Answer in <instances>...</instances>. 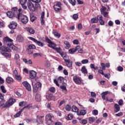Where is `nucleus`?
<instances>
[{
    "label": "nucleus",
    "instance_id": "8",
    "mask_svg": "<svg viewBox=\"0 0 125 125\" xmlns=\"http://www.w3.org/2000/svg\"><path fill=\"white\" fill-rule=\"evenodd\" d=\"M73 80L75 83H76V84H82V82H83V81L82 80V78L80 77L75 75L73 77Z\"/></svg>",
    "mask_w": 125,
    "mask_h": 125
},
{
    "label": "nucleus",
    "instance_id": "38",
    "mask_svg": "<svg viewBox=\"0 0 125 125\" xmlns=\"http://www.w3.org/2000/svg\"><path fill=\"white\" fill-rule=\"evenodd\" d=\"M17 40H18V42H22L24 41V38H23V37H22V36L20 35L17 36Z\"/></svg>",
    "mask_w": 125,
    "mask_h": 125
},
{
    "label": "nucleus",
    "instance_id": "19",
    "mask_svg": "<svg viewBox=\"0 0 125 125\" xmlns=\"http://www.w3.org/2000/svg\"><path fill=\"white\" fill-rule=\"evenodd\" d=\"M0 50L1 51H6V52H11V49L9 47L4 46H2L0 47Z\"/></svg>",
    "mask_w": 125,
    "mask_h": 125
},
{
    "label": "nucleus",
    "instance_id": "7",
    "mask_svg": "<svg viewBox=\"0 0 125 125\" xmlns=\"http://www.w3.org/2000/svg\"><path fill=\"white\" fill-rule=\"evenodd\" d=\"M42 89V83L38 82L33 87V93H36L38 91Z\"/></svg>",
    "mask_w": 125,
    "mask_h": 125
},
{
    "label": "nucleus",
    "instance_id": "10",
    "mask_svg": "<svg viewBox=\"0 0 125 125\" xmlns=\"http://www.w3.org/2000/svg\"><path fill=\"white\" fill-rule=\"evenodd\" d=\"M27 6L30 11H32L33 12L35 11V6H34V4L30 0L27 2Z\"/></svg>",
    "mask_w": 125,
    "mask_h": 125
},
{
    "label": "nucleus",
    "instance_id": "50",
    "mask_svg": "<svg viewBox=\"0 0 125 125\" xmlns=\"http://www.w3.org/2000/svg\"><path fill=\"white\" fill-rule=\"evenodd\" d=\"M28 48H29V49H36V46L34 44H30L28 46Z\"/></svg>",
    "mask_w": 125,
    "mask_h": 125
},
{
    "label": "nucleus",
    "instance_id": "22",
    "mask_svg": "<svg viewBox=\"0 0 125 125\" xmlns=\"http://www.w3.org/2000/svg\"><path fill=\"white\" fill-rule=\"evenodd\" d=\"M46 98L48 100H54V97L51 93H48L46 95Z\"/></svg>",
    "mask_w": 125,
    "mask_h": 125
},
{
    "label": "nucleus",
    "instance_id": "29",
    "mask_svg": "<svg viewBox=\"0 0 125 125\" xmlns=\"http://www.w3.org/2000/svg\"><path fill=\"white\" fill-rule=\"evenodd\" d=\"M57 45L56 44H55V43H54L52 42H51V43H50V44H49L48 45L49 47H50L51 48H53V49H55Z\"/></svg>",
    "mask_w": 125,
    "mask_h": 125
},
{
    "label": "nucleus",
    "instance_id": "37",
    "mask_svg": "<svg viewBox=\"0 0 125 125\" xmlns=\"http://www.w3.org/2000/svg\"><path fill=\"white\" fill-rule=\"evenodd\" d=\"M1 54H2V55L4 56L5 57H8V58H10L11 57V54H8L7 53L1 52Z\"/></svg>",
    "mask_w": 125,
    "mask_h": 125
},
{
    "label": "nucleus",
    "instance_id": "5",
    "mask_svg": "<svg viewBox=\"0 0 125 125\" xmlns=\"http://www.w3.org/2000/svg\"><path fill=\"white\" fill-rule=\"evenodd\" d=\"M107 8L103 5L102 6V7L100 9V11L101 14L105 17V18H109L110 16H109V12H106Z\"/></svg>",
    "mask_w": 125,
    "mask_h": 125
},
{
    "label": "nucleus",
    "instance_id": "59",
    "mask_svg": "<svg viewBox=\"0 0 125 125\" xmlns=\"http://www.w3.org/2000/svg\"><path fill=\"white\" fill-rule=\"evenodd\" d=\"M26 51L29 54H32V53H33V50H32L31 49H29V48L26 49Z\"/></svg>",
    "mask_w": 125,
    "mask_h": 125
},
{
    "label": "nucleus",
    "instance_id": "18",
    "mask_svg": "<svg viewBox=\"0 0 125 125\" xmlns=\"http://www.w3.org/2000/svg\"><path fill=\"white\" fill-rule=\"evenodd\" d=\"M98 18H99L98 21H99L100 25L102 26H104V25H105V21L103 20V16L101 15H98Z\"/></svg>",
    "mask_w": 125,
    "mask_h": 125
},
{
    "label": "nucleus",
    "instance_id": "58",
    "mask_svg": "<svg viewBox=\"0 0 125 125\" xmlns=\"http://www.w3.org/2000/svg\"><path fill=\"white\" fill-rule=\"evenodd\" d=\"M65 110L66 111H70L71 110V106H70L68 104L66 105V106L65 107Z\"/></svg>",
    "mask_w": 125,
    "mask_h": 125
},
{
    "label": "nucleus",
    "instance_id": "28",
    "mask_svg": "<svg viewBox=\"0 0 125 125\" xmlns=\"http://www.w3.org/2000/svg\"><path fill=\"white\" fill-rule=\"evenodd\" d=\"M53 34L55 37H56V38H58V39L61 37V34L56 31V30H53Z\"/></svg>",
    "mask_w": 125,
    "mask_h": 125
},
{
    "label": "nucleus",
    "instance_id": "62",
    "mask_svg": "<svg viewBox=\"0 0 125 125\" xmlns=\"http://www.w3.org/2000/svg\"><path fill=\"white\" fill-rule=\"evenodd\" d=\"M93 114L97 116L98 115V110L95 109L93 111Z\"/></svg>",
    "mask_w": 125,
    "mask_h": 125
},
{
    "label": "nucleus",
    "instance_id": "61",
    "mask_svg": "<svg viewBox=\"0 0 125 125\" xmlns=\"http://www.w3.org/2000/svg\"><path fill=\"white\" fill-rule=\"evenodd\" d=\"M123 115H124V113H123L122 112H120L115 114V115L117 117H122V116H123Z\"/></svg>",
    "mask_w": 125,
    "mask_h": 125
},
{
    "label": "nucleus",
    "instance_id": "23",
    "mask_svg": "<svg viewBox=\"0 0 125 125\" xmlns=\"http://www.w3.org/2000/svg\"><path fill=\"white\" fill-rule=\"evenodd\" d=\"M85 114H86V110L84 109L78 110L77 112L78 116H84Z\"/></svg>",
    "mask_w": 125,
    "mask_h": 125
},
{
    "label": "nucleus",
    "instance_id": "39",
    "mask_svg": "<svg viewBox=\"0 0 125 125\" xmlns=\"http://www.w3.org/2000/svg\"><path fill=\"white\" fill-rule=\"evenodd\" d=\"M72 110L73 112H75L78 114V112H79V108L76 106V105H73L72 107Z\"/></svg>",
    "mask_w": 125,
    "mask_h": 125
},
{
    "label": "nucleus",
    "instance_id": "32",
    "mask_svg": "<svg viewBox=\"0 0 125 125\" xmlns=\"http://www.w3.org/2000/svg\"><path fill=\"white\" fill-rule=\"evenodd\" d=\"M81 71L82 72L83 74H85L86 75H87V69H86L85 66H83L82 67Z\"/></svg>",
    "mask_w": 125,
    "mask_h": 125
},
{
    "label": "nucleus",
    "instance_id": "57",
    "mask_svg": "<svg viewBox=\"0 0 125 125\" xmlns=\"http://www.w3.org/2000/svg\"><path fill=\"white\" fill-rule=\"evenodd\" d=\"M75 64L78 67H81V66H82V63L80 62H75Z\"/></svg>",
    "mask_w": 125,
    "mask_h": 125
},
{
    "label": "nucleus",
    "instance_id": "31",
    "mask_svg": "<svg viewBox=\"0 0 125 125\" xmlns=\"http://www.w3.org/2000/svg\"><path fill=\"white\" fill-rule=\"evenodd\" d=\"M114 108L116 109V110H114L115 113H117V112H119L120 110V105L118 104H115L114 105Z\"/></svg>",
    "mask_w": 125,
    "mask_h": 125
},
{
    "label": "nucleus",
    "instance_id": "26",
    "mask_svg": "<svg viewBox=\"0 0 125 125\" xmlns=\"http://www.w3.org/2000/svg\"><path fill=\"white\" fill-rule=\"evenodd\" d=\"M7 16L9 17V18H13L14 17V14L11 11H9L6 13Z\"/></svg>",
    "mask_w": 125,
    "mask_h": 125
},
{
    "label": "nucleus",
    "instance_id": "16",
    "mask_svg": "<svg viewBox=\"0 0 125 125\" xmlns=\"http://www.w3.org/2000/svg\"><path fill=\"white\" fill-rule=\"evenodd\" d=\"M22 84L25 87L26 89L28 90V91H31L32 90V88L31 87V85L27 82V81H24L22 82Z\"/></svg>",
    "mask_w": 125,
    "mask_h": 125
},
{
    "label": "nucleus",
    "instance_id": "36",
    "mask_svg": "<svg viewBox=\"0 0 125 125\" xmlns=\"http://www.w3.org/2000/svg\"><path fill=\"white\" fill-rule=\"evenodd\" d=\"M74 118V115L72 113H69L67 117H65L66 120L70 121Z\"/></svg>",
    "mask_w": 125,
    "mask_h": 125
},
{
    "label": "nucleus",
    "instance_id": "63",
    "mask_svg": "<svg viewBox=\"0 0 125 125\" xmlns=\"http://www.w3.org/2000/svg\"><path fill=\"white\" fill-rule=\"evenodd\" d=\"M15 78L18 81H21V76L20 75H15Z\"/></svg>",
    "mask_w": 125,
    "mask_h": 125
},
{
    "label": "nucleus",
    "instance_id": "44",
    "mask_svg": "<svg viewBox=\"0 0 125 125\" xmlns=\"http://www.w3.org/2000/svg\"><path fill=\"white\" fill-rule=\"evenodd\" d=\"M36 19H37V17H35V16L33 15H30V21H31V22H34Z\"/></svg>",
    "mask_w": 125,
    "mask_h": 125
},
{
    "label": "nucleus",
    "instance_id": "48",
    "mask_svg": "<svg viewBox=\"0 0 125 125\" xmlns=\"http://www.w3.org/2000/svg\"><path fill=\"white\" fill-rule=\"evenodd\" d=\"M69 2L72 4L73 6H75V5L76 4V0H68Z\"/></svg>",
    "mask_w": 125,
    "mask_h": 125
},
{
    "label": "nucleus",
    "instance_id": "30",
    "mask_svg": "<svg viewBox=\"0 0 125 125\" xmlns=\"http://www.w3.org/2000/svg\"><path fill=\"white\" fill-rule=\"evenodd\" d=\"M41 94H37L35 96V99L37 102H41V100H42Z\"/></svg>",
    "mask_w": 125,
    "mask_h": 125
},
{
    "label": "nucleus",
    "instance_id": "2",
    "mask_svg": "<svg viewBox=\"0 0 125 125\" xmlns=\"http://www.w3.org/2000/svg\"><path fill=\"white\" fill-rule=\"evenodd\" d=\"M53 8L56 12H60L62 10V3L59 1H56Z\"/></svg>",
    "mask_w": 125,
    "mask_h": 125
},
{
    "label": "nucleus",
    "instance_id": "1",
    "mask_svg": "<svg viewBox=\"0 0 125 125\" xmlns=\"http://www.w3.org/2000/svg\"><path fill=\"white\" fill-rule=\"evenodd\" d=\"M12 42H13V40L8 37L3 38V43L5 46H7L8 47H13V43H12Z\"/></svg>",
    "mask_w": 125,
    "mask_h": 125
},
{
    "label": "nucleus",
    "instance_id": "35",
    "mask_svg": "<svg viewBox=\"0 0 125 125\" xmlns=\"http://www.w3.org/2000/svg\"><path fill=\"white\" fill-rule=\"evenodd\" d=\"M13 79L10 77H8L6 79V82L7 83H13Z\"/></svg>",
    "mask_w": 125,
    "mask_h": 125
},
{
    "label": "nucleus",
    "instance_id": "25",
    "mask_svg": "<svg viewBox=\"0 0 125 125\" xmlns=\"http://www.w3.org/2000/svg\"><path fill=\"white\" fill-rule=\"evenodd\" d=\"M98 16H97V18L94 17L91 19L90 22L92 24H94L95 23H98Z\"/></svg>",
    "mask_w": 125,
    "mask_h": 125
},
{
    "label": "nucleus",
    "instance_id": "14",
    "mask_svg": "<svg viewBox=\"0 0 125 125\" xmlns=\"http://www.w3.org/2000/svg\"><path fill=\"white\" fill-rule=\"evenodd\" d=\"M22 84L25 87L26 89L28 90V91H31L32 90V88L31 87V85L27 82V81H24L22 82Z\"/></svg>",
    "mask_w": 125,
    "mask_h": 125
},
{
    "label": "nucleus",
    "instance_id": "41",
    "mask_svg": "<svg viewBox=\"0 0 125 125\" xmlns=\"http://www.w3.org/2000/svg\"><path fill=\"white\" fill-rule=\"evenodd\" d=\"M63 42L64 44H65L66 48H69V47L71 46V44H70L69 42L67 41H64Z\"/></svg>",
    "mask_w": 125,
    "mask_h": 125
},
{
    "label": "nucleus",
    "instance_id": "51",
    "mask_svg": "<svg viewBox=\"0 0 125 125\" xmlns=\"http://www.w3.org/2000/svg\"><path fill=\"white\" fill-rule=\"evenodd\" d=\"M49 91L52 93H55V88L54 87H51L49 89Z\"/></svg>",
    "mask_w": 125,
    "mask_h": 125
},
{
    "label": "nucleus",
    "instance_id": "53",
    "mask_svg": "<svg viewBox=\"0 0 125 125\" xmlns=\"http://www.w3.org/2000/svg\"><path fill=\"white\" fill-rule=\"evenodd\" d=\"M81 63L82 64H87V63H88V60L84 59L81 61Z\"/></svg>",
    "mask_w": 125,
    "mask_h": 125
},
{
    "label": "nucleus",
    "instance_id": "20",
    "mask_svg": "<svg viewBox=\"0 0 125 125\" xmlns=\"http://www.w3.org/2000/svg\"><path fill=\"white\" fill-rule=\"evenodd\" d=\"M64 62L68 68H71L73 66V62L70 61V60L64 59Z\"/></svg>",
    "mask_w": 125,
    "mask_h": 125
},
{
    "label": "nucleus",
    "instance_id": "55",
    "mask_svg": "<svg viewBox=\"0 0 125 125\" xmlns=\"http://www.w3.org/2000/svg\"><path fill=\"white\" fill-rule=\"evenodd\" d=\"M79 18V16L77 14H75L73 15V19L74 20H77Z\"/></svg>",
    "mask_w": 125,
    "mask_h": 125
},
{
    "label": "nucleus",
    "instance_id": "12",
    "mask_svg": "<svg viewBox=\"0 0 125 125\" xmlns=\"http://www.w3.org/2000/svg\"><path fill=\"white\" fill-rule=\"evenodd\" d=\"M8 27L11 30H15L17 27V23L15 21H11L8 25Z\"/></svg>",
    "mask_w": 125,
    "mask_h": 125
},
{
    "label": "nucleus",
    "instance_id": "60",
    "mask_svg": "<svg viewBox=\"0 0 125 125\" xmlns=\"http://www.w3.org/2000/svg\"><path fill=\"white\" fill-rule=\"evenodd\" d=\"M108 25L110 27H112L114 25V22L112 21H109L108 22Z\"/></svg>",
    "mask_w": 125,
    "mask_h": 125
},
{
    "label": "nucleus",
    "instance_id": "27",
    "mask_svg": "<svg viewBox=\"0 0 125 125\" xmlns=\"http://www.w3.org/2000/svg\"><path fill=\"white\" fill-rule=\"evenodd\" d=\"M52 118H53V115H52L51 114L49 113L46 115V121H52Z\"/></svg>",
    "mask_w": 125,
    "mask_h": 125
},
{
    "label": "nucleus",
    "instance_id": "54",
    "mask_svg": "<svg viewBox=\"0 0 125 125\" xmlns=\"http://www.w3.org/2000/svg\"><path fill=\"white\" fill-rule=\"evenodd\" d=\"M15 59L16 60H20V56L18 54H16L15 55Z\"/></svg>",
    "mask_w": 125,
    "mask_h": 125
},
{
    "label": "nucleus",
    "instance_id": "21",
    "mask_svg": "<svg viewBox=\"0 0 125 125\" xmlns=\"http://www.w3.org/2000/svg\"><path fill=\"white\" fill-rule=\"evenodd\" d=\"M30 79H35L37 77V72L34 70H31L29 71Z\"/></svg>",
    "mask_w": 125,
    "mask_h": 125
},
{
    "label": "nucleus",
    "instance_id": "52",
    "mask_svg": "<svg viewBox=\"0 0 125 125\" xmlns=\"http://www.w3.org/2000/svg\"><path fill=\"white\" fill-rule=\"evenodd\" d=\"M20 2L21 5L26 4L27 3V0H20Z\"/></svg>",
    "mask_w": 125,
    "mask_h": 125
},
{
    "label": "nucleus",
    "instance_id": "45",
    "mask_svg": "<svg viewBox=\"0 0 125 125\" xmlns=\"http://www.w3.org/2000/svg\"><path fill=\"white\" fill-rule=\"evenodd\" d=\"M54 50H55V51H57L58 53L60 54L61 51H62V50H61V48L60 47H55Z\"/></svg>",
    "mask_w": 125,
    "mask_h": 125
},
{
    "label": "nucleus",
    "instance_id": "4",
    "mask_svg": "<svg viewBox=\"0 0 125 125\" xmlns=\"http://www.w3.org/2000/svg\"><path fill=\"white\" fill-rule=\"evenodd\" d=\"M11 10L14 15V17H16V18H18L19 15H21L22 13V9L20 8L18 10V8L16 7L12 8Z\"/></svg>",
    "mask_w": 125,
    "mask_h": 125
},
{
    "label": "nucleus",
    "instance_id": "11",
    "mask_svg": "<svg viewBox=\"0 0 125 125\" xmlns=\"http://www.w3.org/2000/svg\"><path fill=\"white\" fill-rule=\"evenodd\" d=\"M81 48L80 45H77L75 48H72L71 49H70L68 51L69 53L70 54H74L75 52H77L78 51V49H80Z\"/></svg>",
    "mask_w": 125,
    "mask_h": 125
},
{
    "label": "nucleus",
    "instance_id": "46",
    "mask_svg": "<svg viewBox=\"0 0 125 125\" xmlns=\"http://www.w3.org/2000/svg\"><path fill=\"white\" fill-rule=\"evenodd\" d=\"M58 82H59V83H62L63 82H64V77H59L58 78Z\"/></svg>",
    "mask_w": 125,
    "mask_h": 125
},
{
    "label": "nucleus",
    "instance_id": "33",
    "mask_svg": "<svg viewBox=\"0 0 125 125\" xmlns=\"http://www.w3.org/2000/svg\"><path fill=\"white\" fill-rule=\"evenodd\" d=\"M78 119L80 121L79 123L82 124V125H86L87 124V121L85 119H81L80 118H78Z\"/></svg>",
    "mask_w": 125,
    "mask_h": 125
},
{
    "label": "nucleus",
    "instance_id": "13",
    "mask_svg": "<svg viewBox=\"0 0 125 125\" xmlns=\"http://www.w3.org/2000/svg\"><path fill=\"white\" fill-rule=\"evenodd\" d=\"M26 108H28V109H30V105H27L25 106H24L23 108H22L21 110H20L18 113H17L15 115L14 117L15 118H18V117H20L21 115V113L23 112V110Z\"/></svg>",
    "mask_w": 125,
    "mask_h": 125
},
{
    "label": "nucleus",
    "instance_id": "40",
    "mask_svg": "<svg viewBox=\"0 0 125 125\" xmlns=\"http://www.w3.org/2000/svg\"><path fill=\"white\" fill-rule=\"evenodd\" d=\"M40 2H36L35 3V5L34 6V8H35V11H36V10H37V9H38V8H40V7H41V5L39 3Z\"/></svg>",
    "mask_w": 125,
    "mask_h": 125
},
{
    "label": "nucleus",
    "instance_id": "56",
    "mask_svg": "<svg viewBox=\"0 0 125 125\" xmlns=\"http://www.w3.org/2000/svg\"><path fill=\"white\" fill-rule=\"evenodd\" d=\"M103 76H104L106 79H110L111 75L110 74H104Z\"/></svg>",
    "mask_w": 125,
    "mask_h": 125
},
{
    "label": "nucleus",
    "instance_id": "24",
    "mask_svg": "<svg viewBox=\"0 0 125 125\" xmlns=\"http://www.w3.org/2000/svg\"><path fill=\"white\" fill-rule=\"evenodd\" d=\"M27 32H28L29 34H31V35H34V33H35V29L31 27H27L26 28Z\"/></svg>",
    "mask_w": 125,
    "mask_h": 125
},
{
    "label": "nucleus",
    "instance_id": "49",
    "mask_svg": "<svg viewBox=\"0 0 125 125\" xmlns=\"http://www.w3.org/2000/svg\"><path fill=\"white\" fill-rule=\"evenodd\" d=\"M95 117H90L88 118L89 122H91V123H93L95 122Z\"/></svg>",
    "mask_w": 125,
    "mask_h": 125
},
{
    "label": "nucleus",
    "instance_id": "64",
    "mask_svg": "<svg viewBox=\"0 0 125 125\" xmlns=\"http://www.w3.org/2000/svg\"><path fill=\"white\" fill-rule=\"evenodd\" d=\"M52 120H46V125H50L51 124H52Z\"/></svg>",
    "mask_w": 125,
    "mask_h": 125
},
{
    "label": "nucleus",
    "instance_id": "34",
    "mask_svg": "<svg viewBox=\"0 0 125 125\" xmlns=\"http://www.w3.org/2000/svg\"><path fill=\"white\" fill-rule=\"evenodd\" d=\"M109 94V91H106L105 92H103L102 94V97L104 100H105L106 99V97L105 96V95H107V94Z\"/></svg>",
    "mask_w": 125,
    "mask_h": 125
},
{
    "label": "nucleus",
    "instance_id": "43",
    "mask_svg": "<svg viewBox=\"0 0 125 125\" xmlns=\"http://www.w3.org/2000/svg\"><path fill=\"white\" fill-rule=\"evenodd\" d=\"M45 42H47V43H49V44L51 43L52 42V41H51V40H50V39H49V38H48L47 37L45 38Z\"/></svg>",
    "mask_w": 125,
    "mask_h": 125
},
{
    "label": "nucleus",
    "instance_id": "17",
    "mask_svg": "<svg viewBox=\"0 0 125 125\" xmlns=\"http://www.w3.org/2000/svg\"><path fill=\"white\" fill-rule=\"evenodd\" d=\"M22 84L25 87L26 89L28 90V91H31L32 90V88L31 87V85L27 82V81H24L22 82Z\"/></svg>",
    "mask_w": 125,
    "mask_h": 125
},
{
    "label": "nucleus",
    "instance_id": "15",
    "mask_svg": "<svg viewBox=\"0 0 125 125\" xmlns=\"http://www.w3.org/2000/svg\"><path fill=\"white\" fill-rule=\"evenodd\" d=\"M22 84L25 87L26 89L28 90V91H31L32 90V88L31 87V85L27 82V81H24L22 82Z\"/></svg>",
    "mask_w": 125,
    "mask_h": 125
},
{
    "label": "nucleus",
    "instance_id": "9",
    "mask_svg": "<svg viewBox=\"0 0 125 125\" xmlns=\"http://www.w3.org/2000/svg\"><path fill=\"white\" fill-rule=\"evenodd\" d=\"M60 87L63 93L66 94L68 92V90H67V83H62V85H61Z\"/></svg>",
    "mask_w": 125,
    "mask_h": 125
},
{
    "label": "nucleus",
    "instance_id": "47",
    "mask_svg": "<svg viewBox=\"0 0 125 125\" xmlns=\"http://www.w3.org/2000/svg\"><path fill=\"white\" fill-rule=\"evenodd\" d=\"M0 89L3 93H6V90L3 85L0 86Z\"/></svg>",
    "mask_w": 125,
    "mask_h": 125
},
{
    "label": "nucleus",
    "instance_id": "42",
    "mask_svg": "<svg viewBox=\"0 0 125 125\" xmlns=\"http://www.w3.org/2000/svg\"><path fill=\"white\" fill-rule=\"evenodd\" d=\"M35 43H37V44H38L39 46H41V47H42V46H43V43L42 42H41L38 41V40L36 41Z\"/></svg>",
    "mask_w": 125,
    "mask_h": 125
},
{
    "label": "nucleus",
    "instance_id": "3",
    "mask_svg": "<svg viewBox=\"0 0 125 125\" xmlns=\"http://www.w3.org/2000/svg\"><path fill=\"white\" fill-rule=\"evenodd\" d=\"M18 20H21V23L22 24H27L28 23V21H29V19L28 18V17H27L25 15H24L21 13V15L18 16Z\"/></svg>",
    "mask_w": 125,
    "mask_h": 125
},
{
    "label": "nucleus",
    "instance_id": "6",
    "mask_svg": "<svg viewBox=\"0 0 125 125\" xmlns=\"http://www.w3.org/2000/svg\"><path fill=\"white\" fill-rule=\"evenodd\" d=\"M15 102H16V100H15V99H9L4 105V108H9V107H10V106H12Z\"/></svg>",
    "mask_w": 125,
    "mask_h": 125
}]
</instances>
